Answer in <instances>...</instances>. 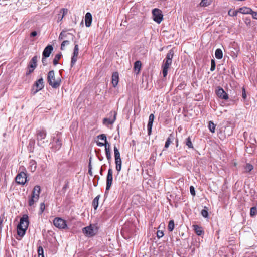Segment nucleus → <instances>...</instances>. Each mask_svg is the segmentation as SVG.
I'll list each match as a JSON object with an SVG mask.
<instances>
[{
	"mask_svg": "<svg viewBox=\"0 0 257 257\" xmlns=\"http://www.w3.org/2000/svg\"><path fill=\"white\" fill-rule=\"evenodd\" d=\"M29 225V218L27 215H24L20 219V222L17 226V234L19 236L23 237Z\"/></svg>",
	"mask_w": 257,
	"mask_h": 257,
	"instance_id": "nucleus-1",
	"label": "nucleus"
},
{
	"mask_svg": "<svg viewBox=\"0 0 257 257\" xmlns=\"http://www.w3.org/2000/svg\"><path fill=\"white\" fill-rule=\"evenodd\" d=\"M47 81L49 84L54 88H57L61 85V80L60 78H55L54 71H50L47 75Z\"/></svg>",
	"mask_w": 257,
	"mask_h": 257,
	"instance_id": "nucleus-2",
	"label": "nucleus"
},
{
	"mask_svg": "<svg viewBox=\"0 0 257 257\" xmlns=\"http://www.w3.org/2000/svg\"><path fill=\"white\" fill-rule=\"evenodd\" d=\"M40 192L41 187L40 186L36 185L34 187L31 196L28 200V204L30 206H33L35 202L38 201Z\"/></svg>",
	"mask_w": 257,
	"mask_h": 257,
	"instance_id": "nucleus-3",
	"label": "nucleus"
},
{
	"mask_svg": "<svg viewBox=\"0 0 257 257\" xmlns=\"http://www.w3.org/2000/svg\"><path fill=\"white\" fill-rule=\"evenodd\" d=\"M46 136V132L44 130H39L37 131L36 139L37 144L39 146L44 147L45 142L44 139Z\"/></svg>",
	"mask_w": 257,
	"mask_h": 257,
	"instance_id": "nucleus-4",
	"label": "nucleus"
},
{
	"mask_svg": "<svg viewBox=\"0 0 257 257\" xmlns=\"http://www.w3.org/2000/svg\"><path fill=\"white\" fill-rule=\"evenodd\" d=\"M37 60L38 57L37 56H34L31 61L29 63V65L27 68V71L26 72V75H30L32 72H33L35 69L36 68L37 66Z\"/></svg>",
	"mask_w": 257,
	"mask_h": 257,
	"instance_id": "nucleus-5",
	"label": "nucleus"
},
{
	"mask_svg": "<svg viewBox=\"0 0 257 257\" xmlns=\"http://www.w3.org/2000/svg\"><path fill=\"white\" fill-rule=\"evenodd\" d=\"M152 15L153 20L158 24H160L163 19L162 12L158 8L154 9L152 10Z\"/></svg>",
	"mask_w": 257,
	"mask_h": 257,
	"instance_id": "nucleus-6",
	"label": "nucleus"
},
{
	"mask_svg": "<svg viewBox=\"0 0 257 257\" xmlns=\"http://www.w3.org/2000/svg\"><path fill=\"white\" fill-rule=\"evenodd\" d=\"M53 224L56 227L61 229H65L67 227L66 221L60 217H56L54 219Z\"/></svg>",
	"mask_w": 257,
	"mask_h": 257,
	"instance_id": "nucleus-7",
	"label": "nucleus"
},
{
	"mask_svg": "<svg viewBox=\"0 0 257 257\" xmlns=\"http://www.w3.org/2000/svg\"><path fill=\"white\" fill-rule=\"evenodd\" d=\"M83 232L86 236L92 237L94 236L97 233V229L95 228L94 226L90 225L82 229Z\"/></svg>",
	"mask_w": 257,
	"mask_h": 257,
	"instance_id": "nucleus-8",
	"label": "nucleus"
},
{
	"mask_svg": "<svg viewBox=\"0 0 257 257\" xmlns=\"http://www.w3.org/2000/svg\"><path fill=\"white\" fill-rule=\"evenodd\" d=\"M113 181V170L109 168L108 170V173L106 177V192L108 191L111 187Z\"/></svg>",
	"mask_w": 257,
	"mask_h": 257,
	"instance_id": "nucleus-9",
	"label": "nucleus"
},
{
	"mask_svg": "<svg viewBox=\"0 0 257 257\" xmlns=\"http://www.w3.org/2000/svg\"><path fill=\"white\" fill-rule=\"evenodd\" d=\"M15 181L19 184H25L27 181L26 173L23 171L18 173L15 178Z\"/></svg>",
	"mask_w": 257,
	"mask_h": 257,
	"instance_id": "nucleus-10",
	"label": "nucleus"
},
{
	"mask_svg": "<svg viewBox=\"0 0 257 257\" xmlns=\"http://www.w3.org/2000/svg\"><path fill=\"white\" fill-rule=\"evenodd\" d=\"M44 87V80L43 78H41L39 79L38 80H37L34 85H33V89L36 88L35 91L34 92V94H36L40 90H42Z\"/></svg>",
	"mask_w": 257,
	"mask_h": 257,
	"instance_id": "nucleus-11",
	"label": "nucleus"
},
{
	"mask_svg": "<svg viewBox=\"0 0 257 257\" xmlns=\"http://www.w3.org/2000/svg\"><path fill=\"white\" fill-rule=\"evenodd\" d=\"M79 53V48L77 44H75L72 56L71 61V67H72L77 61Z\"/></svg>",
	"mask_w": 257,
	"mask_h": 257,
	"instance_id": "nucleus-12",
	"label": "nucleus"
},
{
	"mask_svg": "<svg viewBox=\"0 0 257 257\" xmlns=\"http://www.w3.org/2000/svg\"><path fill=\"white\" fill-rule=\"evenodd\" d=\"M109 115L111 116H113L112 118H105L103 120V123L104 124H112L114 123V122L116 120V116L117 115L116 112L115 111H111Z\"/></svg>",
	"mask_w": 257,
	"mask_h": 257,
	"instance_id": "nucleus-13",
	"label": "nucleus"
},
{
	"mask_svg": "<svg viewBox=\"0 0 257 257\" xmlns=\"http://www.w3.org/2000/svg\"><path fill=\"white\" fill-rule=\"evenodd\" d=\"M216 95L220 98L224 100L228 99V94L224 91L223 89L220 87H218L215 90Z\"/></svg>",
	"mask_w": 257,
	"mask_h": 257,
	"instance_id": "nucleus-14",
	"label": "nucleus"
},
{
	"mask_svg": "<svg viewBox=\"0 0 257 257\" xmlns=\"http://www.w3.org/2000/svg\"><path fill=\"white\" fill-rule=\"evenodd\" d=\"M172 64L171 62L167 61L165 60L163 61V64L162 65V73L164 77H166L168 74V69L170 68Z\"/></svg>",
	"mask_w": 257,
	"mask_h": 257,
	"instance_id": "nucleus-15",
	"label": "nucleus"
},
{
	"mask_svg": "<svg viewBox=\"0 0 257 257\" xmlns=\"http://www.w3.org/2000/svg\"><path fill=\"white\" fill-rule=\"evenodd\" d=\"M154 118L155 117L153 114L152 113L149 115V121L147 125L148 134L149 136H150L152 133V128Z\"/></svg>",
	"mask_w": 257,
	"mask_h": 257,
	"instance_id": "nucleus-16",
	"label": "nucleus"
},
{
	"mask_svg": "<svg viewBox=\"0 0 257 257\" xmlns=\"http://www.w3.org/2000/svg\"><path fill=\"white\" fill-rule=\"evenodd\" d=\"M119 74L117 72L113 73L111 77V83L114 87H116L119 82Z\"/></svg>",
	"mask_w": 257,
	"mask_h": 257,
	"instance_id": "nucleus-17",
	"label": "nucleus"
},
{
	"mask_svg": "<svg viewBox=\"0 0 257 257\" xmlns=\"http://www.w3.org/2000/svg\"><path fill=\"white\" fill-rule=\"evenodd\" d=\"M53 50V46L51 45H48L47 46L45 47L43 52V57L46 58L49 57L50 55V54L52 53Z\"/></svg>",
	"mask_w": 257,
	"mask_h": 257,
	"instance_id": "nucleus-18",
	"label": "nucleus"
},
{
	"mask_svg": "<svg viewBox=\"0 0 257 257\" xmlns=\"http://www.w3.org/2000/svg\"><path fill=\"white\" fill-rule=\"evenodd\" d=\"M92 21V15L90 13L87 12L85 16V26L87 27H89L91 26Z\"/></svg>",
	"mask_w": 257,
	"mask_h": 257,
	"instance_id": "nucleus-19",
	"label": "nucleus"
},
{
	"mask_svg": "<svg viewBox=\"0 0 257 257\" xmlns=\"http://www.w3.org/2000/svg\"><path fill=\"white\" fill-rule=\"evenodd\" d=\"M97 138L98 139L102 140L104 141V146H105V149H106V148L107 149L108 147V149H110V145L107 142L106 136L105 134H102L99 135L97 137Z\"/></svg>",
	"mask_w": 257,
	"mask_h": 257,
	"instance_id": "nucleus-20",
	"label": "nucleus"
},
{
	"mask_svg": "<svg viewBox=\"0 0 257 257\" xmlns=\"http://www.w3.org/2000/svg\"><path fill=\"white\" fill-rule=\"evenodd\" d=\"M68 13V9L66 8H62L61 9L60 11V13L58 14V20L57 22L61 21L64 18V17Z\"/></svg>",
	"mask_w": 257,
	"mask_h": 257,
	"instance_id": "nucleus-21",
	"label": "nucleus"
},
{
	"mask_svg": "<svg viewBox=\"0 0 257 257\" xmlns=\"http://www.w3.org/2000/svg\"><path fill=\"white\" fill-rule=\"evenodd\" d=\"M37 168V162L34 160H31L29 163V169L32 172L36 171Z\"/></svg>",
	"mask_w": 257,
	"mask_h": 257,
	"instance_id": "nucleus-22",
	"label": "nucleus"
},
{
	"mask_svg": "<svg viewBox=\"0 0 257 257\" xmlns=\"http://www.w3.org/2000/svg\"><path fill=\"white\" fill-rule=\"evenodd\" d=\"M174 54V50L173 49L170 50L167 54L166 58L164 60L172 62V58L173 57Z\"/></svg>",
	"mask_w": 257,
	"mask_h": 257,
	"instance_id": "nucleus-23",
	"label": "nucleus"
},
{
	"mask_svg": "<svg viewBox=\"0 0 257 257\" xmlns=\"http://www.w3.org/2000/svg\"><path fill=\"white\" fill-rule=\"evenodd\" d=\"M252 12V10L251 9L247 7H242L240 8L239 9V12L244 14H251Z\"/></svg>",
	"mask_w": 257,
	"mask_h": 257,
	"instance_id": "nucleus-24",
	"label": "nucleus"
},
{
	"mask_svg": "<svg viewBox=\"0 0 257 257\" xmlns=\"http://www.w3.org/2000/svg\"><path fill=\"white\" fill-rule=\"evenodd\" d=\"M142 63L140 61H137L134 63V69L135 71H137V74H138L141 70Z\"/></svg>",
	"mask_w": 257,
	"mask_h": 257,
	"instance_id": "nucleus-25",
	"label": "nucleus"
},
{
	"mask_svg": "<svg viewBox=\"0 0 257 257\" xmlns=\"http://www.w3.org/2000/svg\"><path fill=\"white\" fill-rule=\"evenodd\" d=\"M100 198V195H97L94 198L92 201V206L95 210H96L98 206V201Z\"/></svg>",
	"mask_w": 257,
	"mask_h": 257,
	"instance_id": "nucleus-26",
	"label": "nucleus"
},
{
	"mask_svg": "<svg viewBox=\"0 0 257 257\" xmlns=\"http://www.w3.org/2000/svg\"><path fill=\"white\" fill-rule=\"evenodd\" d=\"M212 3V0H201L199 6L202 7H205L210 5Z\"/></svg>",
	"mask_w": 257,
	"mask_h": 257,
	"instance_id": "nucleus-27",
	"label": "nucleus"
},
{
	"mask_svg": "<svg viewBox=\"0 0 257 257\" xmlns=\"http://www.w3.org/2000/svg\"><path fill=\"white\" fill-rule=\"evenodd\" d=\"M193 227H194V229L195 231V233L198 235H201L203 234V231L202 229V228L201 227H199L198 225H193Z\"/></svg>",
	"mask_w": 257,
	"mask_h": 257,
	"instance_id": "nucleus-28",
	"label": "nucleus"
},
{
	"mask_svg": "<svg viewBox=\"0 0 257 257\" xmlns=\"http://www.w3.org/2000/svg\"><path fill=\"white\" fill-rule=\"evenodd\" d=\"M215 55L217 59H220L223 57V53L220 49H217L215 52Z\"/></svg>",
	"mask_w": 257,
	"mask_h": 257,
	"instance_id": "nucleus-29",
	"label": "nucleus"
},
{
	"mask_svg": "<svg viewBox=\"0 0 257 257\" xmlns=\"http://www.w3.org/2000/svg\"><path fill=\"white\" fill-rule=\"evenodd\" d=\"M61 56H62V55L60 53L57 54L55 56V57L53 61V63L54 65H56L57 64H58V62H59V60L60 59Z\"/></svg>",
	"mask_w": 257,
	"mask_h": 257,
	"instance_id": "nucleus-30",
	"label": "nucleus"
},
{
	"mask_svg": "<svg viewBox=\"0 0 257 257\" xmlns=\"http://www.w3.org/2000/svg\"><path fill=\"white\" fill-rule=\"evenodd\" d=\"M253 169V166L249 164V163H247L245 165V166L244 167V172L245 173H249L250 172L251 170H252Z\"/></svg>",
	"mask_w": 257,
	"mask_h": 257,
	"instance_id": "nucleus-31",
	"label": "nucleus"
},
{
	"mask_svg": "<svg viewBox=\"0 0 257 257\" xmlns=\"http://www.w3.org/2000/svg\"><path fill=\"white\" fill-rule=\"evenodd\" d=\"M173 138V136L172 134H170L169 137L167 138L165 145V148H168L170 144V143L172 142L171 140Z\"/></svg>",
	"mask_w": 257,
	"mask_h": 257,
	"instance_id": "nucleus-32",
	"label": "nucleus"
},
{
	"mask_svg": "<svg viewBox=\"0 0 257 257\" xmlns=\"http://www.w3.org/2000/svg\"><path fill=\"white\" fill-rule=\"evenodd\" d=\"M215 127H216L215 125L212 121H209L208 127L211 132H212V133L215 132Z\"/></svg>",
	"mask_w": 257,
	"mask_h": 257,
	"instance_id": "nucleus-33",
	"label": "nucleus"
},
{
	"mask_svg": "<svg viewBox=\"0 0 257 257\" xmlns=\"http://www.w3.org/2000/svg\"><path fill=\"white\" fill-rule=\"evenodd\" d=\"M174 228V222L173 220H171L169 222L168 225V229L169 231H172Z\"/></svg>",
	"mask_w": 257,
	"mask_h": 257,
	"instance_id": "nucleus-34",
	"label": "nucleus"
},
{
	"mask_svg": "<svg viewBox=\"0 0 257 257\" xmlns=\"http://www.w3.org/2000/svg\"><path fill=\"white\" fill-rule=\"evenodd\" d=\"M186 145L188 146L189 148H192L193 149V145L192 144V143L191 142V140L190 137H188L186 140Z\"/></svg>",
	"mask_w": 257,
	"mask_h": 257,
	"instance_id": "nucleus-35",
	"label": "nucleus"
},
{
	"mask_svg": "<svg viewBox=\"0 0 257 257\" xmlns=\"http://www.w3.org/2000/svg\"><path fill=\"white\" fill-rule=\"evenodd\" d=\"M38 257H44L43 248L41 246L38 248Z\"/></svg>",
	"mask_w": 257,
	"mask_h": 257,
	"instance_id": "nucleus-36",
	"label": "nucleus"
},
{
	"mask_svg": "<svg viewBox=\"0 0 257 257\" xmlns=\"http://www.w3.org/2000/svg\"><path fill=\"white\" fill-rule=\"evenodd\" d=\"M114 152L115 159L121 158L120 153L116 146L114 147Z\"/></svg>",
	"mask_w": 257,
	"mask_h": 257,
	"instance_id": "nucleus-37",
	"label": "nucleus"
},
{
	"mask_svg": "<svg viewBox=\"0 0 257 257\" xmlns=\"http://www.w3.org/2000/svg\"><path fill=\"white\" fill-rule=\"evenodd\" d=\"M105 151L107 159L109 161L111 159L110 149H108V148L107 149L106 148L105 149Z\"/></svg>",
	"mask_w": 257,
	"mask_h": 257,
	"instance_id": "nucleus-38",
	"label": "nucleus"
},
{
	"mask_svg": "<svg viewBox=\"0 0 257 257\" xmlns=\"http://www.w3.org/2000/svg\"><path fill=\"white\" fill-rule=\"evenodd\" d=\"M67 36V34L66 33V31L64 30H63L60 34L58 39L59 40H62Z\"/></svg>",
	"mask_w": 257,
	"mask_h": 257,
	"instance_id": "nucleus-39",
	"label": "nucleus"
},
{
	"mask_svg": "<svg viewBox=\"0 0 257 257\" xmlns=\"http://www.w3.org/2000/svg\"><path fill=\"white\" fill-rule=\"evenodd\" d=\"M238 12H239V10L236 11V10H230L228 11V14L230 16H236L237 15Z\"/></svg>",
	"mask_w": 257,
	"mask_h": 257,
	"instance_id": "nucleus-40",
	"label": "nucleus"
},
{
	"mask_svg": "<svg viewBox=\"0 0 257 257\" xmlns=\"http://www.w3.org/2000/svg\"><path fill=\"white\" fill-rule=\"evenodd\" d=\"M257 213L256 208L255 207H251L250 209V214L251 216H253L256 215Z\"/></svg>",
	"mask_w": 257,
	"mask_h": 257,
	"instance_id": "nucleus-41",
	"label": "nucleus"
},
{
	"mask_svg": "<svg viewBox=\"0 0 257 257\" xmlns=\"http://www.w3.org/2000/svg\"><path fill=\"white\" fill-rule=\"evenodd\" d=\"M69 44V41L68 40L63 41L61 45V49L64 50V47L66 45H67Z\"/></svg>",
	"mask_w": 257,
	"mask_h": 257,
	"instance_id": "nucleus-42",
	"label": "nucleus"
},
{
	"mask_svg": "<svg viewBox=\"0 0 257 257\" xmlns=\"http://www.w3.org/2000/svg\"><path fill=\"white\" fill-rule=\"evenodd\" d=\"M45 206L44 203H42L40 205V214H42L45 210Z\"/></svg>",
	"mask_w": 257,
	"mask_h": 257,
	"instance_id": "nucleus-43",
	"label": "nucleus"
},
{
	"mask_svg": "<svg viewBox=\"0 0 257 257\" xmlns=\"http://www.w3.org/2000/svg\"><path fill=\"white\" fill-rule=\"evenodd\" d=\"M201 215L205 218H207L208 216V213L207 210L203 209L201 211Z\"/></svg>",
	"mask_w": 257,
	"mask_h": 257,
	"instance_id": "nucleus-44",
	"label": "nucleus"
},
{
	"mask_svg": "<svg viewBox=\"0 0 257 257\" xmlns=\"http://www.w3.org/2000/svg\"><path fill=\"white\" fill-rule=\"evenodd\" d=\"M215 62L214 60L212 59L211 60V62L210 70L211 71H214L215 70Z\"/></svg>",
	"mask_w": 257,
	"mask_h": 257,
	"instance_id": "nucleus-45",
	"label": "nucleus"
},
{
	"mask_svg": "<svg viewBox=\"0 0 257 257\" xmlns=\"http://www.w3.org/2000/svg\"><path fill=\"white\" fill-rule=\"evenodd\" d=\"M190 191L191 195L193 196H195V195H196L195 190L194 187L193 186H191L190 187Z\"/></svg>",
	"mask_w": 257,
	"mask_h": 257,
	"instance_id": "nucleus-46",
	"label": "nucleus"
},
{
	"mask_svg": "<svg viewBox=\"0 0 257 257\" xmlns=\"http://www.w3.org/2000/svg\"><path fill=\"white\" fill-rule=\"evenodd\" d=\"M164 235V233L162 231L158 230L157 232V236L158 238L162 237Z\"/></svg>",
	"mask_w": 257,
	"mask_h": 257,
	"instance_id": "nucleus-47",
	"label": "nucleus"
},
{
	"mask_svg": "<svg viewBox=\"0 0 257 257\" xmlns=\"http://www.w3.org/2000/svg\"><path fill=\"white\" fill-rule=\"evenodd\" d=\"M116 170L117 171V174H119V172L121 171V164H117L116 165Z\"/></svg>",
	"mask_w": 257,
	"mask_h": 257,
	"instance_id": "nucleus-48",
	"label": "nucleus"
},
{
	"mask_svg": "<svg viewBox=\"0 0 257 257\" xmlns=\"http://www.w3.org/2000/svg\"><path fill=\"white\" fill-rule=\"evenodd\" d=\"M242 98L245 100L246 98V94L245 91V89L244 87L242 88Z\"/></svg>",
	"mask_w": 257,
	"mask_h": 257,
	"instance_id": "nucleus-49",
	"label": "nucleus"
},
{
	"mask_svg": "<svg viewBox=\"0 0 257 257\" xmlns=\"http://www.w3.org/2000/svg\"><path fill=\"white\" fill-rule=\"evenodd\" d=\"M115 165H117L118 164H122V161H121V158L115 159Z\"/></svg>",
	"mask_w": 257,
	"mask_h": 257,
	"instance_id": "nucleus-50",
	"label": "nucleus"
},
{
	"mask_svg": "<svg viewBox=\"0 0 257 257\" xmlns=\"http://www.w3.org/2000/svg\"><path fill=\"white\" fill-rule=\"evenodd\" d=\"M252 15V17L255 19H257V12H252V13H251Z\"/></svg>",
	"mask_w": 257,
	"mask_h": 257,
	"instance_id": "nucleus-51",
	"label": "nucleus"
},
{
	"mask_svg": "<svg viewBox=\"0 0 257 257\" xmlns=\"http://www.w3.org/2000/svg\"><path fill=\"white\" fill-rule=\"evenodd\" d=\"M37 35V33L36 31H33L30 34L31 37H35Z\"/></svg>",
	"mask_w": 257,
	"mask_h": 257,
	"instance_id": "nucleus-52",
	"label": "nucleus"
},
{
	"mask_svg": "<svg viewBox=\"0 0 257 257\" xmlns=\"http://www.w3.org/2000/svg\"><path fill=\"white\" fill-rule=\"evenodd\" d=\"M46 58V57H43L42 59V63L44 65H46L47 64Z\"/></svg>",
	"mask_w": 257,
	"mask_h": 257,
	"instance_id": "nucleus-53",
	"label": "nucleus"
},
{
	"mask_svg": "<svg viewBox=\"0 0 257 257\" xmlns=\"http://www.w3.org/2000/svg\"><path fill=\"white\" fill-rule=\"evenodd\" d=\"M96 144L99 147H102L104 146V143H103V142L96 141Z\"/></svg>",
	"mask_w": 257,
	"mask_h": 257,
	"instance_id": "nucleus-54",
	"label": "nucleus"
},
{
	"mask_svg": "<svg viewBox=\"0 0 257 257\" xmlns=\"http://www.w3.org/2000/svg\"><path fill=\"white\" fill-rule=\"evenodd\" d=\"M89 169H92L91 164V161L90 160L88 165Z\"/></svg>",
	"mask_w": 257,
	"mask_h": 257,
	"instance_id": "nucleus-55",
	"label": "nucleus"
},
{
	"mask_svg": "<svg viewBox=\"0 0 257 257\" xmlns=\"http://www.w3.org/2000/svg\"><path fill=\"white\" fill-rule=\"evenodd\" d=\"M91 170L92 169H89L88 172H89V174H90V175L92 176V172Z\"/></svg>",
	"mask_w": 257,
	"mask_h": 257,
	"instance_id": "nucleus-56",
	"label": "nucleus"
},
{
	"mask_svg": "<svg viewBox=\"0 0 257 257\" xmlns=\"http://www.w3.org/2000/svg\"><path fill=\"white\" fill-rule=\"evenodd\" d=\"M3 227V223H0V232L1 231Z\"/></svg>",
	"mask_w": 257,
	"mask_h": 257,
	"instance_id": "nucleus-57",
	"label": "nucleus"
},
{
	"mask_svg": "<svg viewBox=\"0 0 257 257\" xmlns=\"http://www.w3.org/2000/svg\"><path fill=\"white\" fill-rule=\"evenodd\" d=\"M3 218L0 216V223H3Z\"/></svg>",
	"mask_w": 257,
	"mask_h": 257,
	"instance_id": "nucleus-58",
	"label": "nucleus"
},
{
	"mask_svg": "<svg viewBox=\"0 0 257 257\" xmlns=\"http://www.w3.org/2000/svg\"><path fill=\"white\" fill-rule=\"evenodd\" d=\"M178 141L177 140V141H176V146L177 147L178 146Z\"/></svg>",
	"mask_w": 257,
	"mask_h": 257,
	"instance_id": "nucleus-59",
	"label": "nucleus"
},
{
	"mask_svg": "<svg viewBox=\"0 0 257 257\" xmlns=\"http://www.w3.org/2000/svg\"><path fill=\"white\" fill-rule=\"evenodd\" d=\"M64 188H67V185Z\"/></svg>",
	"mask_w": 257,
	"mask_h": 257,
	"instance_id": "nucleus-60",
	"label": "nucleus"
}]
</instances>
